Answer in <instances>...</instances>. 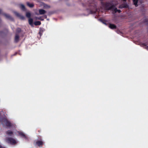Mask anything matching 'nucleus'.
Instances as JSON below:
<instances>
[{"mask_svg":"<svg viewBox=\"0 0 148 148\" xmlns=\"http://www.w3.org/2000/svg\"><path fill=\"white\" fill-rule=\"evenodd\" d=\"M19 36L18 35L16 34L15 38V41L16 42H17L19 40Z\"/></svg>","mask_w":148,"mask_h":148,"instance_id":"nucleus-9","label":"nucleus"},{"mask_svg":"<svg viewBox=\"0 0 148 148\" xmlns=\"http://www.w3.org/2000/svg\"><path fill=\"white\" fill-rule=\"evenodd\" d=\"M29 23L30 25H33V19L32 18H30L28 20Z\"/></svg>","mask_w":148,"mask_h":148,"instance_id":"nucleus-11","label":"nucleus"},{"mask_svg":"<svg viewBox=\"0 0 148 148\" xmlns=\"http://www.w3.org/2000/svg\"><path fill=\"white\" fill-rule=\"evenodd\" d=\"M21 31V28H18L16 29V32L17 33H19Z\"/></svg>","mask_w":148,"mask_h":148,"instance_id":"nucleus-18","label":"nucleus"},{"mask_svg":"<svg viewBox=\"0 0 148 148\" xmlns=\"http://www.w3.org/2000/svg\"><path fill=\"white\" fill-rule=\"evenodd\" d=\"M101 21L103 24L106 25V21H105L103 20H101Z\"/></svg>","mask_w":148,"mask_h":148,"instance_id":"nucleus-21","label":"nucleus"},{"mask_svg":"<svg viewBox=\"0 0 148 148\" xmlns=\"http://www.w3.org/2000/svg\"><path fill=\"white\" fill-rule=\"evenodd\" d=\"M27 6L30 8H33L34 6V5L33 4L30 3L29 2H27Z\"/></svg>","mask_w":148,"mask_h":148,"instance_id":"nucleus-12","label":"nucleus"},{"mask_svg":"<svg viewBox=\"0 0 148 148\" xmlns=\"http://www.w3.org/2000/svg\"><path fill=\"white\" fill-rule=\"evenodd\" d=\"M128 7V5L127 4H124L120 6L119 8H127Z\"/></svg>","mask_w":148,"mask_h":148,"instance_id":"nucleus-10","label":"nucleus"},{"mask_svg":"<svg viewBox=\"0 0 148 148\" xmlns=\"http://www.w3.org/2000/svg\"><path fill=\"white\" fill-rule=\"evenodd\" d=\"M38 33L40 34V36H41L42 35V33L41 32V30H40V31L38 32Z\"/></svg>","mask_w":148,"mask_h":148,"instance_id":"nucleus-23","label":"nucleus"},{"mask_svg":"<svg viewBox=\"0 0 148 148\" xmlns=\"http://www.w3.org/2000/svg\"><path fill=\"white\" fill-rule=\"evenodd\" d=\"M44 144V142L40 140H38L36 142V144L39 147H42Z\"/></svg>","mask_w":148,"mask_h":148,"instance_id":"nucleus-4","label":"nucleus"},{"mask_svg":"<svg viewBox=\"0 0 148 148\" xmlns=\"http://www.w3.org/2000/svg\"><path fill=\"white\" fill-rule=\"evenodd\" d=\"M34 24L35 25H40L41 24V22L39 21H37L35 22Z\"/></svg>","mask_w":148,"mask_h":148,"instance_id":"nucleus-17","label":"nucleus"},{"mask_svg":"<svg viewBox=\"0 0 148 148\" xmlns=\"http://www.w3.org/2000/svg\"><path fill=\"white\" fill-rule=\"evenodd\" d=\"M6 140L8 143L12 145L15 144L16 143L15 140L14 139L11 138H7L6 139Z\"/></svg>","mask_w":148,"mask_h":148,"instance_id":"nucleus-2","label":"nucleus"},{"mask_svg":"<svg viewBox=\"0 0 148 148\" xmlns=\"http://www.w3.org/2000/svg\"><path fill=\"white\" fill-rule=\"evenodd\" d=\"M26 16L28 18H31V14L30 12H26Z\"/></svg>","mask_w":148,"mask_h":148,"instance_id":"nucleus-13","label":"nucleus"},{"mask_svg":"<svg viewBox=\"0 0 148 148\" xmlns=\"http://www.w3.org/2000/svg\"><path fill=\"white\" fill-rule=\"evenodd\" d=\"M47 12L46 11L43 9H40L39 10V14L42 15L44 14Z\"/></svg>","mask_w":148,"mask_h":148,"instance_id":"nucleus-7","label":"nucleus"},{"mask_svg":"<svg viewBox=\"0 0 148 148\" xmlns=\"http://www.w3.org/2000/svg\"><path fill=\"white\" fill-rule=\"evenodd\" d=\"M0 14H3V15L7 19H8L11 20H13V18L9 14L5 13L3 14L2 13V10L1 9H0Z\"/></svg>","mask_w":148,"mask_h":148,"instance_id":"nucleus-3","label":"nucleus"},{"mask_svg":"<svg viewBox=\"0 0 148 148\" xmlns=\"http://www.w3.org/2000/svg\"><path fill=\"white\" fill-rule=\"evenodd\" d=\"M20 8L23 11L25 10V6L23 4H21L20 7Z\"/></svg>","mask_w":148,"mask_h":148,"instance_id":"nucleus-15","label":"nucleus"},{"mask_svg":"<svg viewBox=\"0 0 148 148\" xmlns=\"http://www.w3.org/2000/svg\"><path fill=\"white\" fill-rule=\"evenodd\" d=\"M143 45L144 46H147V45L145 43H144L143 44Z\"/></svg>","mask_w":148,"mask_h":148,"instance_id":"nucleus-27","label":"nucleus"},{"mask_svg":"<svg viewBox=\"0 0 148 148\" xmlns=\"http://www.w3.org/2000/svg\"><path fill=\"white\" fill-rule=\"evenodd\" d=\"M43 17L45 18H47V16L46 15H44Z\"/></svg>","mask_w":148,"mask_h":148,"instance_id":"nucleus-24","label":"nucleus"},{"mask_svg":"<svg viewBox=\"0 0 148 148\" xmlns=\"http://www.w3.org/2000/svg\"><path fill=\"white\" fill-rule=\"evenodd\" d=\"M6 134L8 135L11 136V134H13V132L12 131L10 130H8L6 132Z\"/></svg>","mask_w":148,"mask_h":148,"instance_id":"nucleus-16","label":"nucleus"},{"mask_svg":"<svg viewBox=\"0 0 148 148\" xmlns=\"http://www.w3.org/2000/svg\"><path fill=\"white\" fill-rule=\"evenodd\" d=\"M123 1H126V0H123Z\"/></svg>","mask_w":148,"mask_h":148,"instance_id":"nucleus-28","label":"nucleus"},{"mask_svg":"<svg viewBox=\"0 0 148 148\" xmlns=\"http://www.w3.org/2000/svg\"><path fill=\"white\" fill-rule=\"evenodd\" d=\"M113 9L114 10V11L115 12H117L118 9H117V8H114H114Z\"/></svg>","mask_w":148,"mask_h":148,"instance_id":"nucleus-20","label":"nucleus"},{"mask_svg":"<svg viewBox=\"0 0 148 148\" xmlns=\"http://www.w3.org/2000/svg\"><path fill=\"white\" fill-rule=\"evenodd\" d=\"M109 27L111 29H116V26L114 24L110 23L109 25Z\"/></svg>","mask_w":148,"mask_h":148,"instance_id":"nucleus-8","label":"nucleus"},{"mask_svg":"<svg viewBox=\"0 0 148 148\" xmlns=\"http://www.w3.org/2000/svg\"><path fill=\"white\" fill-rule=\"evenodd\" d=\"M15 15L18 18H19L21 19L24 20L25 19L24 16L17 12H15Z\"/></svg>","mask_w":148,"mask_h":148,"instance_id":"nucleus-5","label":"nucleus"},{"mask_svg":"<svg viewBox=\"0 0 148 148\" xmlns=\"http://www.w3.org/2000/svg\"><path fill=\"white\" fill-rule=\"evenodd\" d=\"M0 148H5L0 145Z\"/></svg>","mask_w":148,"mask_h":148,"instance_id":"nucleus-26","label":"nucleus"},{"mask_svg":"<svg viewBox=\"0 0 148 148\" xmlns=\"http://www.w3.org/2000/svg\"><path fill=\"white\" fill-rule=\"evenodd\" d=\"M38 19H39V20H41V21H43V20H44L43 19H42V17H40L38 18Z\"/></svg>","mask_w":148,"mask_h":148,"instance_id":"nucleus-22","label":"nucleus"},{"mask_svg":"<svg viewBox=\"0 0 148 148\" xmlns=\"http://www.w3.org/2000/svg\"><path fill=\"white\" fill-rule=\"evenodd\" d=\"M143 22L146 24H148V19L145 18L143 21Z\"/></svg>","mask_w":148,"mask_h":148,"instance_id":"nucleus-19","label":"nucleus"},{"mask_svg":"<svg viewBox=\"0 0 148 148\" xmlns=\"http://www.w3.org/2000/svg\"><path fill=\"white\" fill-rule=\"evenodd\" d=\"M138 0H133V3L134 4L135 6L136 7H137L138 5L137 4Z\"/></svg>","mask_w":148,"mask_h":148,"instance_id":"nucleus-14","label":"nucleus"},{"mask_svg":"<svg viewBox=\"0 0 148 148\" xmlns=\"http://www.w3.org/2000/svg\"><path fill=\"white\" fill-rule=\"evenodd\" d=\"M105 9L108 10L113 9L114 8V5H112L111 4L108 2H106L103 4Z\"/></svg>","mask_w":148,"mask_h":148,"instance_id":"nucleus-1","label":"nucleus"},{"mask_svg":"<svg viewBox=\"0 0 148 148\" xmlns=\"http://www.w3.org/2000/svg\"><path fill=\"white\" fill-rule=\"evenodd\" d=\"M18 133L19 135L21 136V137L25 138L26 139H27V137L22 132L18 131Z\"/></svg>","mask_w":148,"mask_h":148,"instance_id":"nucleus-6","label":"nucleus"},{"mask_svg":"<svg viewBox=\"0 0 148 148\" xmlns=\"http://www.w3.org/2000/svg\"><path fill=\"white\" fill-rule=\"evenodd\" d=\"M121 11L120 10H118L117 12L119 13H120Z\"/></svg>","mask_w":148,"mask_h":148,"instance_id":"nucleus-25","label":"nucleus"}]
</instances>
